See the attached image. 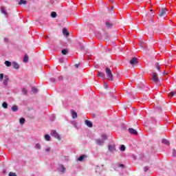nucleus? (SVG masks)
Wrapping results in <instances>:
<instances>
[{"instance_id": "ea45409f", "label": "nucleus", "mask_w": 176, "mask_h": 176, "mask_svg": "<svg viewBox=\"0 0 176 176\" xmlns=\"http://www.w3.org/2000/svg\"><path fill=\"white\" fill-rule=\"evenodd\" d=\"M173 155L176 156V150L175 149L173 150Z\"/></svg>"}, {"instance_id": "e433bc0d", "label": "nucleus", "mask_w": 176, "mask_h": 176, "mask_svg": "<svg viewBox=\"0 0 176 176\" xmlns=\"http://www.w3.org/2000/svg\"><path fill=\"white\" fill-rule=\"evenodd\" d=\"M9 176H17V175H16V173H14L10 172L9 173Z\"/></svg>"}, {"instance_id": "c03bdc74", "label": "nucleus", "mask_w": 176, "mask_h": 176, "mask_svg": "<svg viewBox=\"0 0 176 176\" xmlns=\"http://www.w3.org/2000/svg\"><path fill=\"white\" fill-rule=\"evenodd\" d=\"M5 78H6V80H9V76H6Z\"/></svg>"}, {"instance_id": "39448f33", "label": "nucleus", "mask_w": 176, "mask_h": 176, "mask_svg": "<svg viewBox=\"0 0 176 176\" xmlns=\"http://www.w3.org/2000/svg\"><path fill=\"white\" fill-rule=\"evenodd\" d=\"M167 9L166 8H162L160 11V16L161 17H163L164 16H166V14H167Z\"/></svg>"}, {"instance_id": "f704fd0d", "label": "nucleus", "mask_w": 176, "mask_h": 176, "mask_svg": "<svg viewBox=\"0 0 176 176\" xmlns=\"http://www.w3.org/2000/svg\"><path fill=\"white\" fill-rule=\"evenodd\" d=\"M35 148L36 149H41V144H39L38 143L36 144Z\"/></svg>"}, {"instance_id": "f03ea898", "label": "nucleus", "mask_w": 176, "mask_h": 176, "mask_svg": "<svg viewBox=\"0 0 176 176\" xmlns=\"http://www.w3.org/2000/svg\"><path fill=\"white\" fill-rule=\"evenodd\" d=\"M50 134L52 137L57 138V140H58L59 141L61 140V136H60V135L58 134V133H57V131H56V130L51 131Z\"/></svg>"}, {"instance_id": "1a4fd4ad", "label": "nucleus", "mask_w": 176, "mask_h": 176, "mask_svg": "<svg viewBox=\"0 0 176 176\" xmlns=\"http://www.w3.org/2000/svg\"><path fill=\"white\" fill-rule=\"evenodd\" d=\"M96 143L97 144V145L102 146V145H104V140L98 139L96 140Z\"/></svg>"}, {"instance_id": "bb28decb", "label": "nucleus", "mask_w": 176, "mask_h": 176, "mask_svg": "<svg viewBox=\"0 0 176 176\" xmlns=\"http://www.w3.org/2000/svg\"><path fill=\"white\" fill-rule=\"evenodd\" d=\"M120 151H121L122 152H124V151H126V146L122 144V145L120 146Z\"/></svg>"}, {"instance_id": "6e6552de", "label": "nucleus", "mask_w": 176, "mask_h": 176, "mask_svg": "<svg viewBox=\"0 0 176 176\" xmlns=\"http://www.w3.org/2000/svg\"><path fill=\"white\" fill-rule=\"evenodd\" d=\"M138 63V59L137 58H132L130 60V64L131 65H134V64H137Z\"/></svg>"}, {"instance_id": "20e7f679", "label": "nucleus", "mask_w": 176, "mask_h": 176, "mask_svg": "<svg viewBox=\"0 0 176 176\" xmlns=\"http://www.w3.org/2000/svg\"><path fill=\"white\" fill-rule=\"evenodd\" d=\"M116 146L115 145V144H109L108 148H109V152H113V151H116Z\"/></svg>"}, {"instance_id": "412c9836", "label": "nucleus", "mask_w": 176, "mask_h": 176, "mask_svg": "<svg viewBox=\"0 0 176 176\" xmlns=\"http://www.w3.org/2000/svg\"><path fill=\"white\" fill-rule=\"evenodd\" d=\"M2 107L4 108V109H8V103L6 102H3L2 103Z\"/></svg>"}, {"instance_id": "2eb2a0df", "label": "nucleus", "mask_w": 176, "mask_h": 176, "mask_svg": "<svg viewBox=\"0 0 176 176\" xmlns=\"http://www.w3.org/2000/svg\"><path fill=\"white\" fill-rule=\"evenodd\" d=\"M63 35H66V36H69V32H68V30H67L66 28H63Z\"/></svg>"}, {"instance_id": "de8ad7c7", "label": "nucleus", "mask_w": 176, "mask_h": 176, "mask_svg": "<svg viewBox=\"0 0 176 176\" xmlns=\"http://www.w3.org/2000/svg\"><path fill=\"white\" fill-rule=\"evenodd\" d=\"M75 67H76V68H79V64H76Z\"/></svg>"}, {"instance_id": "dca6fc26", "label": "nucleus", "mask_w": 176, "mask_h": 176, "mask_svg": "<svg viewBox=\"0 0 176 176\" xmlns=\"http://www.w3.org/2000/svg\"><path fill=\"white\" fill-rule=\"evenodd\" d=\"M175 94H176V92L175 91H173L168 94V98H173V97H174V96H175Z\"/></svg>"}, {"instance_id": "79ce46f5", "label": "nucleus", "mask_w": 176, "mask_h": 176, "mask_svg": "<svg viewBox=\"0 0 176 176\" xmlns=\"http://www.w3.org/2000/svg\"><path fill=\"white\" fill-rule=\"evenodd\" d=\"M45 152H50V147L45 148Z\"/></svg>"}, {"instance_id": "9b49d317", "label": "nucleus", "mask_w": 176, "mask_h": 176, "mask_svg": "<svg viewBox=\"0 0 176 176\" xmlns=\"http://www.w3.org/2000/svg\"><path fill=\"white\" fill-rule=\"evenodd\" d=\"M85 124H86L88 127H93V123L91 122V121H89V120H85Z\"/></svg>"}, {"instance_id": "473e14b6", "label": "nucleus", "mask_w": 176, "mask_h": 176, "mask_svg": "<svg viewBox=\"0 0 176 176\" xmlns=\"http://www.w3.org/2000/svg\"><path fill=\"white\" fill-rule=\"evenodd\" d=\"M118 167H120L121 168H124L126 166L123 164H118Z\"/></svg>"}, {"instance_id": "0eeeda50", "label": "nucleus", "mask_w": 176, "mask_h": 176, "mask_svg": "<svg viewBox=\"0 0 176 176\" xmlns=\"http://www.w3.org/2000/svg\"><path fill=\"white\" fill-rule=\"evenodd\" d=\"M58 170L60 172V173H65V167H64V166L63 165H59L58 166Z\"/></svg>"}, {"instance_id": "f257e3e1", "label": "nucleus", "mask_w": 176, "mask_h": 176, "mask_svg": "<svg viewBox=\"0 0 176 176\" xmlns=\"http://www.w3.org/2000/svg\"><path fill=\"white\" fill-rule=\"evenodd\" d=\"M105 71H106L107 79L111 81L113 80V75L112 74V71H111V69L107 67Z\"/></svg>"}, {"instance_id": "72a5a7b5", "label": "nucleus", "mask_w": 176, "mask_h": 176, "mask_svg": "<svg viewBox=\"0 0 176 176\" xmlns=\"http://www.w3.org/2000/svg\"><path fill=\"white\" fill-rule=\"evenodd\" d=\"M22 93L23 94H27V93H28V91H27V89H25V88H23L22 89Z\"/></svg>"}, {"instance_id": "7ed1b4c3", "label": "nucleus", "mask_w": 176, "mask_h": 176, "mask_svg": "<svg viewBox=\"0 0 176 176\" xmlns=\"http://www.w3.org/2000/svg\"><path fill=\"white\" fill-rule=\"evenodd\" d=\"M151 76V80H153V82H154V83H157V82H159V77L157 76V74L153 73Z\"/></svg>"}, {"instance_id": "c9c22d12", "label": "nucleus", "mask_w": 176, "mask_h": 176, "mask_svg": "<svg viewBox=\"0 0 176 176\" xmlns=\"http://www.w3.org/2000/svg\"><path fill=\"white\" fill-rule=\"evenodd\" d=\"M104 89H108V87H109V85H108V83L104 82Z\"/></svg>"}, {"instance_id": "a878e982", "label": "nucleus", "mask_w": 176, "mask_h": 176, "mask_svg": "<svg viewBox=\"0 0 176 176\" xmlns=\"http://www.w3.org/2000/svg\"><path fill=\"white\" fill-rule=\"evenodd\" d=\"M19 122L21 124H24V123H25V118H21Z\"/></svg>"}, {"instance_id": "c756f323", "label": "nucleus", "mask_w": 176, "mask_h": 176, "mask_svg": "<svg viewBox=\"0 0 176 176\" xmlns=\"http://www.w3.org/2000/svg\"><path fill=\"white\" fill-rule=\"evenodd\" d=\"M23 62L24 63H28V56L25 55V56L23 58Z\"/></svg>"}, {"instance_id": "37998d69", "label": "nucleus", "mask_w": 176, "mask_h": 176, "mask_svg": "<svg viewBox=\"0 0 176 176\" xmlns=\"http://www.w3.org/2000/svg\"><path fill=\"white\" fill-rule=\"evenodd\" d=\"M58 79L59 80H63V76H59Z\"/></svg>"}, {"instance_id": "a211bd4d", "label": "nucleus", "mask_w": 176, "mask_h": 176, "mask_svg": "<svg viewBox=\"0 0 176 176\" xmlns=\"http://www.w3.org/2000/svg\"><path fill=\"white\" fill-rule=\"evenodd\" d=\"M84 159H86V155H82L80 156V157H78V160L79 162H83V160H84Z\"/></svg>"}, {"instance_id": "ddd939ff", "label": "nucleus", "mask_w": 176, "mask_h": 176, "mask_svg": "<svg viewBox=\"0 0 176 176\" xmlns=\"http://www.w3.org/2000/svg\"><path fill=\"white\" fill-rule=\"evenodd\" d=\"M98 76H100V78H102V79H105V74L104 72H98Z\"/></svg>"}, {"instance_id": "9d476101", "label": "nucleus", "mask_w": 176, "mask_h": 176, "mask_svg": "<svg viewBox=\"0 0 176 176\" xmlns=\"http://www.w3.org/2000/svg\"><path fill=\"white\" fill-rule=\"evenodd\" d=\"M1 12L3 14H4L6 17H8V12L6 10H5V7H1Z\"/></svg>"}, {"instance_id": "cd10ccee", "label": "nucleus", "mask_w": 176, "mask_h": 176, "mask_svg": "<svg viewBox=\"0 0 176 176\" xmlns=\"http://www.w3.org/2000/svg\"><path fill=\"white\" fill-rule=\"evenodd\" d=\"M62 54H63L65 56L68 54V50L64 49L62 50Z\"/></svg>"}, {"instance_id": "a19ab883", "label": "nucleus", "mask_w": 176, "mask_h": 176, "mask_svg": "<svg viewBox=\"0 0 176 176\" xmlns=\"http://www.w3.org/2000/svg\"><path fill=\"white\" fill-rule=\"evenodd\" d=\"M148 170H149V168H148V166H145V167H144V171H145V173H146V171H147Z\"/></svg>"}, {"instance_id": "7c9ffc66", "label": "nucleus", "mask_w": 176, "mask_h": 176, "mask_svg": "<svg viewBox=\"0 0 176 176\" xmlns=\"http://www.w3.org/2000/svg\"><path fill=\"white\" fill-rule=\"evenodd\" d=\"M51 16H52V17H53L54 19V18L57 17V14L54 12H52L51 13Z\"/></svg>"}, {"instance_id": "aec40b11", "label": "nucleus", "mask_w": 176, "mask_h": 176, "mask_svg": "<svg viewBox=\"0 0 176 176\" xmlns=\"http://www.w3.org/2000/svg\"><path fill=\"white\" fill-rule=\"evenodd\" d=\"M19 5H27V1L25 0H20Z\"/></svg>"}, {"instance_id": "393cba45", "label": "nucleus", "mask_w": 176, "mask_h": 176, "mask_svg": "<svg viewBox=\"0 0 176 176\" xmlns=\"http://www.w3.org/2000/svg\"><path fill=\"white\" fill-rule=\"evenodd\" d=\"M5 65H6V67H10V65H12V63H10V61L6 60Z\"/></svg>"}, {"instance_id": "6ab92c4d", "label": "nucleus", "mask_w": 176, "mask_h": 176, "mask_svg": "<svg viewBox=\"0 0 176 176\" xmlns=\"http://www.w3.org/2000/svg\"><path fill=\"white\" fill-rule=\"evenodd\" d=\"M162 142L164 144V145H170V142L166 139H163Z\"/></svg>"}, {"instance_id": "49530a36", "label": "nucleus", "mask_w": 176, "mask_h": 176, "mask_svg": "<svg viewBox=\"0 0 176 176\" xmlns=\"http://www.w3.org/2000/svg\"><path fill=\"white\" fill-rule=\"evenodd\" d=\"M9 40L8 39V38H4V42H8Z\"/></svg>"}, {"instance_id": "c85d7f7f", "label": "nucleus", "mask_w": 176, "mask_h": 176, "mask_svg": "<svg viewBox=\"0 0 176 176\" xmlns=\"http://www.w3.org/2000/svg\"><path fill=\"white\" fill-rule=\"evenodd\" d=\"M32 93H38V89H36L35 87H32Z\"/></svg>"}, {"instance_id": "f8f14e48", "label": "nucleus", "mask_w": 176, "mask_h": 176, "mask_svg": "<svg viewBox=\"0 0 176 176\" xmlns=\"http://www.w3.org/2000/svg\"><path fill=\"white\" fill-rule=\"evenodd\" d=\"M12 65L13 68H14V69H19V68H20V65H19L18 63L16 62H13L12 63Z\"/></svg>"}, {"instance_id": "2f4dec72", "label": "nucleus", "mask_w": 176, "mask_h": 176, "mask_svg": "<svg viewBox=\"0 0 176 176\" xmlns=\"http://www.w3.org/2000/svg\"><path fill=\"white\" fill-rule=\"evenodd\" d=\"M155 68H157L158 71H160V65H159V63H155Z\"/></svg>"}, {"instance_id": "4c0bfd02", "label": "nucleus", "mask_w": 176, "mask_h": 176, "mask_svg": "<svg viewBox=\"0 0 176 176\" xmlns=\"http://www.w3.org/2000/svg\"><path fill=\"white\" fill-rule=\"evenodd\" d=\"M8 80H3V85H4L5 86H8Z\"/></svg>"}, {"instance_id": "58836bf2", "label": "nucleus", "mask_w": 176, "mask_h": 176, "mask_svg": "<svg viewBox=\"0 0 176 176\" xmlns=\"http://www.w3.org/2000/svg\"><path fill=\"white\" fill-rule=\"evenodd\" d=\"M3 74H0V80H3Z\"/></svg>"}, {"instance_id": "4468645a", "label": "nucleus", "mask_w": 176, "mask_h": 176, "mask_svg": "<svg viewBox=\"0 0 176 176\" xmlns=\"http://www.w3.org/2000/svg\"><path fill=\"white\" fill-rule=\"evenodd\" d=\"M72 116L73 119H76V118H78V113H76V112H75V111L72 110Z\"/></svg>"}, {"instance_id": "423d86ee", "label": "nucleus", "mask_w": 176, "mask_h": 176, "mask_svg": "<svg viewBox=\"0 0 176 176\" xmlns=\"http://www.w3.org/2000/svg\"><path fill=\"white\" fill-rule=\"evenodd\" d=\"M129 134H133V135H137V134H138V132L137 131V130L133 129V128H129L128 129Z\"/></svg>"}, {"instance_id": "5701e85b", "label": "nucleus", "mask_w": 176, "mask_h": 176, "mask_svg": "<svg viewBox=\"0 0 176 176\" xmlns=\"http://www.w3.org/2000/svg\"><path fill=\"white\" fill-rule=\"evenodd\" d=\"M45 140H46V141H50V140H52V138H50V135L46 134L45 135Z\"/></svg>"}, {"instance_id": "a18cd8bd", "label": "nucleus", "mask_w": 176, "mask_h": 176, "mask_svg": "<svg viewBox=\"0 0 176 176\" xmlns=\"http://www.w3.org/2000/svg\"><path fill=\"white\" fill-rule=\"evenodd\" d=\"M50 80H51V82H56V79H54V78H51Z\"/></svg>"}, {"instance_id": "09e8293b", "label": "nucleus", "mask_w": 176, "mask_h": 176, "mask_svg": "<svg viewBox=\"0 0 176 176\" xmlns=\"http://www.w3.org/2000/svg\"><path fill=\"white\" fill-rule=\"evenodd\" d=\"M109 2H111V3H113V2L115 1V0H109Z\"/></svg>"}, {"instance_id": "b1692460", "label": "nucleus", "mask_w": 176, "mask_h": 176, "mask_svg": "<svg viewBox=\"0 0 176 176\" xmlns=\"http://www.w3.org/2000/svg\"><path fill=\"white\" fill-rule=\"evenodd\" d=\"M106 27H107V28H111L112 27V23H109V22H106Z\"/></svg>"}, {"instance_id": "f3484780", "label": "nucleus", "mask_w": 176, "mask_h": 176, "mask_svg": "<svg viewBox=\"0 0 176 176\" xmlns=\"http://www.w3.org/2000/svg\"><path fill=\"white\" fill-rule=\"evenodd\" d=\"M11 109L13 112H17V111H19V107L16 105H14L12 107Z\"/></svg>"}, {"instance_id": "4be33fe9", "label": "nucleus", "mask_w": 176, "mask_h": 176, "mask_svg": "<svg viewBox=\"0 0 176 176\" xmlns=\"http://www.w3.org/2000/svg\"><path fill=\"white\" fill-rule=\"evenodd\" d=\"M101 138H102V141H105L107 138V136L105 133H103V134H102Z\"/></svg>"}]
</instances>
